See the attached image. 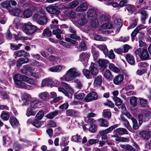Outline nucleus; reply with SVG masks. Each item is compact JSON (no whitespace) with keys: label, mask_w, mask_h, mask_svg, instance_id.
I'll list each match as a JSON object with an SVG mask.
<instances>
[{"label":"nucleus","mask_w":151,"mask_h":151,"mask_svg":"<svg viewBox=\"0 0 151 151\" xmlns=\"http://www.w3.org/2000/svg\"><path fill=\"white\" fill-rule=\"evenodd\" d=\"M40 120L35 118V119H33V120L32 119H29L28 121H30V120H32V124L35 127L38 128L40 127L42 124V123L40 121Z\"/></svg>","instance_id":"34"},{"label":"nucleus","mask_w":151,"mask_h":151,"mask_svg":"<svg viewBox=\"0 0 151 151\" xmlns=\"http://www.w3.org/2000/svg\"><path fill=\"white\" fill-rule=\"evenodd\" d=\"M1 5L3 7L7 9L9 12L10 11V9H11L13 7L11 5L10 1L9 0L2 2L1 3Z\"/></svg>","instance_id":"27"},{"label":"nucleus","mask_w":151,"mask_h":151,"mask_svg":"<svg viewBox=\"0 0 151 151\" xmlns=\"http://www.w3.org/2000/svg\"><path fill=\"white\" fill-rule=\"evenodd\" d=\"M104 76L107 80L109 81H111L113 77V76L112 75L111 72L109 70L105 71L104 74Z\"/></svg>","instance_id":"29"},{"label":"nucleus","mask_w":151,"mask_h":151,"mask_svg":"<svg viewBox=\"0 0 151 151\" xmlns=\"http://www.w3.org/2000/svg\"><path fill=\"white\" fill-rule=\"evenodd\" d=\"M90 19L91 20L90 25L92 27H96L99 25L100 23L97 17L96 19H94V18H91Z\"/></svg>","instance_id":"33"},{"label":"nucleus","mask_w":151,"mask_h":151,"mask_svg":"<svg viewBox=\"0 0 151 151\" xmlns=\"http://www.w3.org/2000/svg\"><path fill=\"white\" fill-rule=\"evenodd\" d=\"M140 58L142 60H146L149 59L150 56L147 49H143L141 53L139 55Z\"/></svg>","instance_id":"22"},{"label":"nucleus","mask_w":151,"mask_h":151,"mask_svg":"<svg viewBox=\"0 0 151 151\" xmlns=\"http://www.w3.org/2000/svg\"><path fill=\"white\" fill-rule=\"evenodd\" d=\"M58 111L57 110H55L53 111L50 112L47 114L45 117L49 119H52L58 114Z\"/></svg>","instance_id":"39"},{"label":"nucleus","mask_w":151,"mask_h":151,"mask_svg":"<svg viewBox=\"0 0 151 151\" xmlns=\"http://www.w3.org/2000/svg\"><path fill=\"white\" fill-rule=\"evenodd\" d=\"M139 134L142 138L147 140L151 137V131L147 130L143 131L140 132Z\"/></svg>","instance_id":"18"},{"label":"nucleus","mask_w":151,"mask_h":151,"mask_svg":"<svg viewBox=\"0 0 151 151\" xmlns=\"http://www.w3.org/2000/svg\"><path fill=\"white\" fill-rule=\"evenodd\" d=\"M97 129V126L95 124H91L89 129V131L92 132H95Z\"/></svg>","instance_id":"64"},{"label":"nucleus","mask_w":151,"mask_h":151,"mask_svg":"<svg viewBox=\"0 0 151 151\" xmlns=\"http://www.w3.org/2000/svg\"><path fill=\"white\" fill-rule=\"evenodd\" d=\"M118 126V124H116L105 129L100 130L99 132L98 136H100L106 135L107 134L111 133L113 130L117 127Z\"/></svg>","instance_id":"9"},{"label":"nucleus","mask_w":151,"mask_h":151,"mask_svg":"<svg viewBox=\"0 0 151 151\" xmlns=\"http://www.w3.org/2000/svg\"><path fill=\"white\" fill-rule=\"evenodd\" d=\"M34 20L37 19V22L40 25H44L46 24L48 22V18L45 13L40 12L34 14L33 17Z\"/></svg>","instance_id":"4"},{"label":"nucleus","mask_w":151,"mask_h":151,"mask_svg":"<svg viewBox=\"0 0 151 151\" xmlns=\"http://www.w3.org/2000/svg\"><path fill=\"white\" fill-rule=\"evenodd\" d=\"M102 77L101 75L98 76L96 78H95L93 84L96 86H101L102 82Z\"/></svg>","instance_id":"28"},{"label":"nucleus","mask_w":151,"mask_h":151,"mask_svg":"<svg viewBox=\"0 0 151 151\" xmlns=\"http://www.w3.org/2000/svg\"><path fill=\"white\" fill-rule=\"evenodd\" d=\"M126 8L128 12L131 14L134 12H136L137 10V7L135 6L129 4L126 5Z\"/></svg>","instance_id":"26"},{"label":"nucleus","mask_w":151,"mask_h":151,"mask_svg":"<svg viewBox=\"0 0 151 151\" xmlns=\"http://www.w3.org/2000/svg\"><path fill=\"white\" fill-rule=\"evenodd\" d=\"M131 120L133 123L132 128L133 130H136L138 129L139 126H138L137 121L136 119L133 117L131 119Z\"/></svg>","instance_id":"54"},{"label":"nucleus","mask_w":151,"mask_h":151,"mask_svg":"<svg viewBox=\"0 0 151 151\" xmlns=\"http://www.w3.org/2000/svg\"><path fill=\"white\" fill-rule=\"evenodd\" d=\"M139 126L141 125L143 121L146 122L149 121L151 118V113L150 111H146L143 114H140L138 115Z\"/></svg>","instance_id":"6"},{"label":"nucleus","mask_w":151,"mask_h":151,"mask_svg":"<svg viewBox=\"0 0 151 151\" xmlns=\"http://www.w3.org/2000/svg\"><path fill=\"white\" fill-rule=\"evenodd\" d=\"M66 76H64V80L66 81H70L73 80L74 78L79 77L81 73L77 71L75 68H73L70 69L66 73Z\"/></svg>","instance_id":"3"},{"label":"nucleus","mask_w":151,"mask_h":151,"mask_svg":"<svg viewBox=\"0 0 151 151\" xmlns=\"http://www.w3.org/2000/svg\"><path fill=\"white\" fill-rule=\"evenodd\" d=\"M49 96V94L47 92H44L40 93L39 95V97L42 100H46L47 97Z\"/></svg>","instance_id":"57"},{"label":"nucleus","mask_w":151,"mask_h":151,"mask_svg":"<svg viewBox=\"0 0 151 151\" xmlns=\"http://www.w3.org/2000/svg\"><path fill=\"white\" fill-rule=\"evenodd\" d=\"M44 116L43 111L41 110L39 111L37 114L35 118L38 120L41 119Z\"/></svg>","instance_id":"59"},{"label":"nucleus","mask_w":151,"mask_h":151,"mask_svg":"<svg viewBox=\"0 0 151 151\" xmlns=\"http://www.w3.org/2000/svg\"><path fill=\"white\" fill-rule=\"evenodd\" d=\"M23 28L24 31L27 35H32L37 31L38 32L41 31L40 29H38L37 26L32 24L30 22L25 24Z\"/></svg>","instance_id":"5"},{"label":"nucleus","mask_w":151,"mask_h":151,"mask_svg":"<svg viewBox=\"0 0 151 151\" xmlns=\"http://www.w3.org/2000/svg\"><path fill=\"white\" fill-rule=\"evenodd\" d=\"M99 126L101 127H107L109 126V122L107 120L103 118H100L98 120Z\"/></svg>","instance_id":"32"},{"label":"nucleus","mask_w":151,"mask_h":151,"mask_svg":"<svg viewBox=\"0 0 151 151\" xmlns=\"http://www.w3.org/2000/svg\"><path fill=\"white\" fill-rule=\"evenodd\" d=\"M101 136L102 140H100L99 141V146L102 147L105 145L106 142H107V141L108 139V138L107 135Z\"/></svg>","instance_id":"46"},{"label":"nucleus","mask_w":151,"mask_h":151,"mask_svg":"<svg viewBox=\"0 0 151 151\" xmlns=\"http://www.w3.org/2000/svg\"><path fill=\"white\" fill-rule=\"evenodd\" d=\"M33 70L32 67L28 65H26L23 66L21 70V73L26 75H29L32 73Z\"/></svg>","instance_id":"12"},{"label":"nucleus","mask_w":151,"mask_h":151,"mask_svg":"<svg viewBox=\"0 0 151 151\" xmlns=\"http://www.w3.org/2000/svg\"><path fill=\"white\" fill-rule=\"evenodd\" d=\"M9 121L11 126L14 128L17 127L19 124L18 120L16 117L13 116L10 117Z\"/></svg>","instance_id":"23"},{"label":"nucleus","mask_w":151,"mask_h":151,"mask_svg":"<svg viewBox=\"0 0 151 151\" xmlns=\"http://www.w3.org/2000/svg\"><path fill=\"white\" fill-rule=\"evenodd\" d=\"M91 51L93 54L94 60H96L99 56V52L94 47H92Z\"/></svg>","instance_id":"40"},{"label":"nucleus","mask_w":151,"mask_h":151,"mask_svg":"<svg viewBox=\"0 0 151 151\" xmlns=\"http://www.w3.org/2000/svg\"><path fill=\"white\" fill-rule=\"evenodd\" d=\"M68 103L66 102L60 106L59 108L60 109H61L62 111H65L68 108Z\"/></svg>","instance_id":"60"},{"label":"nucleus","mask_w":151,"mask_h":151,"mask_svg":"<svg viewBox=\"0 0 151 151\" xmlns=\"http://www.w3.org/2000/svg\"><path fill=\"white\" fill-rule=\"evenodd\" d=\"M14 54L17 57H21L24 56L25 58L26 57H29V53L25 51L24 50H20L15 51L14 52Z\"/></svg>","instance_id":"16"},{"label":"nucleus","mask_w":151,"mask_h":151,"mask_svg":"<svg viewBox=\"0 0 151 151\" xmlns=\"http://www.w3.org/2000/svg\"><path fill=\"white\" fill-rule=\"evenodd\" d=\"M42 35L45 37H50L52 35V32L51 30H50L47 27L44 30Z\"/></svg>","instance_id":"45"},{"label":"nucleus","mask_w":151,"mask_h":151,"mask_svg":"<svg viewBox=\"0 0 151 151\" xmlns=\"http://www.w3.org/2000/svg\"><path fill=\"white\" fill-rule=\"evenodd\" d=\"M103 113V116L104 118L109 119L111 118V114L109 109H105L104 110Z\"/></svg>","instance_id":"48"},{"label":"nucleus","mask_w":151,"mask_h":151,"mask_svg":"<svg viewBox=\"0 0 151 151\" xmlns=\"http://www.w3.org/2000/svg\"><path fill=\"white\" fill-rule=\"evenodd\" d=\"M34 110L35 109L30 107L28 108L26 111V116L28 117L31 116H34L37 112V111Z\"/></svg>","instance_id":"43"},{"label":"nucleus","mask_w":151,"mask_h":151,"mask_svg":"<svg viewBox=\"0 0 151 151\" xmlns=\"http://www.w3.org/2000/svg\"><path fill=\"white\" fill-rule=\"evenodd\" d=\"M24 77V81L32 85H34L35 84V82L34 79L29 78L26 76H25Z\"/></svg>","instance_id":"55"},{"label":"nucleus","mask_w":151,"mask_h":151,"mask_svg":"<svg viewBox=\"0 0 151 151\" xmlns=\"http://www.w3.org/2000/svg\"><path fill=\"white\" fill-rule=\"evenodd\" d=\"M145 28V26L142 24L139 25L136 27L131 34V37L132 41H133V37H135L140 30L144 29Z\"/></svg>","instance_id":"17"},{"label":"nucleus","mask_w":151,"mask_h":151,"mask_svg":"<svg viewBox=\"0 0 151 151\" xmlns=\"http://www.w3.org/2000/svg\"><path fill=\"white\" fill-rule=\"evenodd\" d=\"M98 97V94L96 92L92 91L86 95L84 100L86 102H88L96 100Z\"/></svg>","instance_id":"7"},{"label":"nucleus","mask_w":151,"mask_h":151,"mask_svg":"<svg viewBox=\"0 0 151 151\" xmlns=\"http://www.w3.org/2000/svg\"><path fill=\"white\" fill-rule=\"evenodd\" d=\"M10 49L13 51L17 50L19 49L22 45V44L21 43L18 44L17 45L13 43H10Z\"/></svg>","instance_id":"50"},{"label":"nucleus","mask_w":151,"mask_h":151,"mask_svg":"<svg viewBox=\"0 0 151 151\" xmlns=\"http://www.w3.org/2000/svg\"><path fill=\"white\" fill-rule=\"evenodd\" d=\"M85 96V94L84 93H76L74 94V97L78 100H81L83 99Z\"/></svg>","instance_id":"53"},{"label":"nucleus","mask_w":151,"mask_h":151,"mask_svg":"<svg viewBox=\"0 0 151 151\" xmlns=\"http://www.w3.org/2000/svg\"><path fill=\"white\" fill-rule=\"evenodd\" d=\"M124 79V75L122 74H119L114 77L113 82L115 85H118L123 81Z\"/></svg>","instance_id":"14"},{"label":"nucleus","mask_w":151,"mask_h":151,"mask_svg":"<svg viewBox=\"0 0 151 151\" xmlns=\"http://www.w3.org/2000/svg\"><path fill=\"white\" fill-rule=\"evenodd\" d=\"M90 56L89 53L83 52L80 54L79 59L80 60L86 61L84 64H86Z\"/></svg>","instance_id":"21"},{"label":"nucleus","mask_w":151,"mask_h":151,"mask_svg":"<svg viewBox=\"0 0 151 151\" xmlns=\"http://www.w3.org/2000/svg\"><path fill=\"white\" fill-rule=\"evenodd\" d=\"M109 61L103 59H99L98 61V63L99 66L101 67L100 69H102L101 71L104 72V70L106 69V67L108 66V64L109 63Z\"/></svg>","instance_id":"10"},{"label":"nucleus","mask_w":151,"mask_h":151,"mask_svg":"<svg viewBox=\"0 0 151 151\" xmlns=\"http://www.w3.org/2000/svg\"><path fill=\"white\" fill-rule=\"evenodd\" d=\"M126 58L127 62L131 65H134L135 61L134 56L129 53H127L126 56Z\"/></svg>","instance_id":"20"},{"label":"nucleus","mask_w":151,"mask_h":151,"mask_svg":"<svg viewBox=\"0 0 151 151\" xmlns=\"http://www.w3.org/2000/svg\"><path fill=\"white\" fill-rule=\"evenodd\" d=\"M62 67L60 65H57L49 68L48 71L52 72H57L61 70Z\"/></svg>","instance_id":"36"},{"label":"nucleus","mask_w":151,"mask_h":151,"mask_svg":"<svg viewBox=\"0 0 151 151\" xmlns=\"http://www.w3.org/2000/svg\"><path fill=\"white\" fill-rule=\"evenodd\" d=\"M61 85L62 86L66 89V90H68L69 91H70V93H73L74 92L73 89L69 86V85L63 82H61Z\"/></svg>","instance_id":"51"},{"label":"nucleus","mask_w":151,"mask_h":151,"mask_svg":"<svg viewBox=\"0 0 151 151\" xmlns=\"http://www.w3.org/2000/svg\"><path fill=\"white\" fill-rule=\"evenodd\" d=\"M120 146L121 148L128 151H136L135 149L132 146L128 144H120Z\"/></svg>","instance_id":"42"},{"label":"nucleus","mask_w":151,"mask_h":151,"mask_svg":"<svg viewBox=\"0 0 151 151\" xmlns=\"http://www.w3.org/2000/svg\"><path fill=\"white\" fill-rule=\"evenodd\" d=\"M77 22L81 26H83L86 24L87 22L85 15H81L78 19Z\"/></svg>","instance_id":"31"},{"label":"nucleus","mask_w":151,"mask_h":151,"mask_svg":"<svg viewBox=\"0 0 151 151\" xmlns=\"http://www.w3.org/2000/svg\"><path fill=\"white\" fill-rule=\"evenodd\" d=\"M140 104L142 106V107H145L147 104L148 101L147 99H143L142 98H139Z\"/></svg>","instance_id":"62"},{"label":"nucleus","mask_w":151,"mask_h":151,"mask_svg":"<svg viewBox=\"0 0 151 151\" xmlns=\"http://www.w3.org/2000/svg\"><path fill=\"white\" fill-rule=\"evenodd\" d=\"M114 131H115L116 132L121 135L124 134H128L127 130L123 128H117Z\"/></svg>","instance_id":"41"},{"label":"nucleus","mask_w":151,"mask_h":151,"mask_svg":"<svg viewBox=\"0 0 151 151\" xmlns=\"http://www.w3.org/2000/svg\"><path fill=\"white\" fill-rule=\"evenodd\" d=\"M87 17L88 18H94L96 19L97 17V14L95 10L93 9H90L87 12Z\"/></svg>","instance_id":"25"},{"label":"nucleus","mask_w":151,"mask_h":151,"mask_svg":"<svg viewBox=\"0 0 151 151\" xmlns=\"http://www.w3.org/2000/svg\"><path fill=\"white\" fill-rule=\"evenodd\" d=\"M25 76V75L15 74L13 76V79L15 85L17 87L20 88L26 89L32 88V86L28 85L23 82L24 81Z\"/></svg>","instance_id":"1"},{"label":"nucleus","mask_w":151,"mask_h":151,"mask_svg":"<svg viewBox=\"0 0 151 151\" xmlns=\"http://www.w3.org/2000/svg\"><path fill=\"white\" fill-rule=\"evenodd\" d=\"M96 66V64L91 62L89 70L87 69H83V72L86 78L90 79L96 77L99 73Z\"/></svg>","instance_id":"2"},{"label":"nucleus","mask_w":151,"mask_h":151,"mask_svg":"<svg viewBox=\"0 0 151 151\" xmlns=\"http://www.w3.org/2000/svg\"><path fill=\"white\" fill-rule=\"evenodd\" d=\"M69 138V137H62L61 138V142L60 144V146L65 147L68 145L69 143V141L68 140Z\"/></svg>","instance_id":"37"},{"label":"nucleus","mask_w":151,"mask_h":151,"mask_svg":"<svg viewBox=\"0 0 151 151\" xmlns=\"http://www.w3.org/2000/svg\"><path fill=\"white\" fill-rule=\"evenodd\" d=\"M66 116L75 117H78L79 115V112L74 109H68L66 111Z\"/></svg>","instance_id":"13"},{"label":"nucleus","mask_w":151,"mask_h":151,"mask_svg":"<svg viewBox=\"0 0 151 151\" xmlns=\"http://www.w3.org/2000/svg\"><path fill=\"white\" fill-rule=\"evenodd\" d=\"M130 104L133 106H136L137 105V98L135 96H133L129 100Z\"/></svg>","instance_id":"56"},{"label":"nucleus","mask_w":151,"mask_h":151,"mask_svg":"<svg viewBox=\"0 0 151 151\" xmlns=\"http://www.w3.org/2000/svg\"><path fill=\"white\" fill-rule=\"evenodd\" d=\"M1 118L4 121L8 120L9 118V113L6 111H3L0 115Z\"/></svg>","instance_id":"38"},{"label":"nucleus","mask_w":151,"mask_h":151,"mask_svg":"<svg viewBox=\"0 0 151 151\" xmlns=\"http://www.w3.org/2000/svg\"><path fill=\"white\" fill-rule=\"evenodd\" d=\"M22 100L23 101L24 105H27L29 103L30 99V96L29 94L27 93H25L22 96Z\"/></svg>","instance_id":"24"},{"label":"nucleus","mask_w":151,"mask_h":151,"mask_svg":"<svg viewBox=\"0 0 151 151\" xmlns=\"http://www.w3.org/2000/svg\"><path fill=\"white\" fill-rule=\"evenodd\" d=\"M113 100L115 101V105L117 106H120L123 103L122 100L118 97H114L113 98Z\"/></svg>","instance_id":"49"},{"label":"nucleus","mask_w":151,"mask_h":151,"mask_svg":"<svg viewBox=\"0 0 151 151\" xmlns=\"http://www.w3.org/2000/svg\"><path fill=\"white\" fill-rule=\"evenodd\" d=\"M10 11L9 12H12L14 14V15L15 16H17L19 17H21L22 16V10L17 8H14L13 7L11 9Z\"/></svg>","instance_id":"19"},{"label":"nucleus","mask_w":151,"mask_h":151,"mask_svg":"<svg viewBox=\"0 0 151 151\" xmlns=\"http://www.w3.org/2000/svg\"><path fill=\"white\" fill-rule=\"evenodd\" d=\"M88 8L87 3H83L76 8V10L78 12H84Z\"/></svg>","instance_id":"35"},{"label":"nucleus","mask_w":151,"mask_h":151,"mask_svg":"<svg viewBox=\"0 0 151 151\" xmlns=\"http://www.w3.org/2000/svg\"><path fill=\"white\" fill-rule=\"evenodd\" d=\"M35 9V7L32 6L30 7L29 8L24 10L22 14L24 17L28 18L31 16Z\"/></svg>","instance_id":"11"},{"label":"nucleus","mask_w":151,"mask_h":151,"mask_svg":"<svg viewBox=\"0 0 151 151\" xmlns=\"http://www.w3.org/2000/svg\"><path fill=\"white\" fill-rule=\"evenodd\" d=\"M109 18L106 15H102L100 16L99 19V22L101 24H104L106 22L108 21Z\"/></svg>","instance_id":"47"},{"label":"nucleus","mask_w":151,"mask_h":151,"mask_svg":"<svg viewBox=\"0 0 151 151\" xmlns=\"http://www.w3.org/2000/svg\"><path fill=\"white\" fill-rule=\"evenodd\" d=\"M141 21L143 24H145V20L148 18L147 12L144 10H142L141 13Z\"/></svg>","instance_id":"30"},{"label":"nucleus","mask_w":151,"mask_h":151,"mask_svg":"<svg viewBox=\"0 0 151 151\" xmlns=\"http://www.w3.org/2000/svg\"><path fill=\"white\" fill-rule=\"evenodd\" d=\"M60 9L57 6L50 5L46 8V10L49 13L58 15L60 13Z\"/></svg>","instance_id":"8"},{"label":"nucleus","mask_w":151,"mask_h":151,"mask_svg":"<svg viewBox=\"0 0 151 151\" xmlns=\"http://www.w3.org/2000/svg\"><path fill=\"white\" fill-rule=\"evenodd\" d=\"M82 2V0H74L70 3V5L73 8H75L80 3Z\"/></svg>","instance_id":"58"},{"label":"nucleus","mask_w":151,"mask_h":151,"mask_svg":"<svg viewBox=\"0 0 151 151\" xmlns=\"http://www.w3.org/2000/svg\"><path fill=\"white\" fill-rule=\"evenodd\" d=\"M115 140L116 141L123 142H128L129 141L128 138L123 137H118Z\"/></svg>","instance_id":"61"},{"label":"nucleus","mask_w":151,"mask_h":151,"mask_svg":"<svg viewBox=\"0 0 151 151\" xmlns=\"http://www.w3.org/2000/svg\"><path fill=\"white\" fill-rule=\"evenodd\" d=\"M98 142H99V139H91L88 140V142L87 143V144L88 146L90 145L95 144Z\"/></svg>","instance_id":"63"},{"label":"nucleus","mask_w":151,"mask_h":151,"mask_svg":"<svg viewBox=\"0 0 151 151\" xmlns=\"http://www.w3.org/2000/svg\"><path fill=\"white\" fill-rule=\"evenodd\" d=\"M109 68L111 70L116 73H118L120 71L118 68L115 66L113 63H110L109 65Z\"/></svg>","instance_id":"52"},{"label":"nucleus","mask_w":151,"mask_h":151,"mask_svg":"<svg viewBox=\"0 0 151 151\" xmlns=\"http://www.w3.org/2000/svg\"><path fill=\"white\" fill-rule=\"evenodd\" d=\"M122 120L124 122V126L128 129L130 131L132 132L133 129L131 127L129 123L128 120L124 118V117L122 118Z\"/></svg>","instance_id":"44"},{"label":"nucleus","mask_w":151,"mask_h":151,"mask_svg":"<svg viewBox=\"0 0 151 151\" xmlns=\"http://www.w3.org/2000/svg\"><path fill=\"white\" fill-rule=\"evenodd\" d=\"M30 107L34 109H35L37 108H40L42 107V104L41 102L37 100H35L31 101L30 103Z\"/></svg>","instance_id":"15"}]
</instances>
